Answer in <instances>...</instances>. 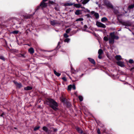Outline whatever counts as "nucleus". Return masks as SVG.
<instances>
[{"label":"nucleus","mask_w":134,"mask_h":134,"mask_svg":"<svg viewBox=\"0 0 134 134\" xmlns=\"http://www.w3.org/2000/svg\"><path fill=\"white\" fill-rule=\"evenodd\" d=\"M48 100V102L49 103V105L54 110H58L57 107L58 106L57 103L51 98H49Z\"/></svg>","instance_id":"nucleus-1"},{"label":"nucleus","mask_w":134,"mask_h":134,"mask_svg":"<svg viewBox=\"0 0 134 134\" xmlns=\"http://www.w3.org/2000/svg\"><path fill=\"white\" fill-rule=\"evenodd\" d=\"M104 5L106 6L111 8H112L113 7L112 5L107 0L104 1Z\"/></svg>","instance_id":"nucleus-2"},{"label":"nucleus","mask_w":134,"mask_h":134,"mask_svg":"<svg viewBox=\"0 0 134 134\" xmlns=\"http://www.w3.org/2000/svg\"><path fill=\"white\" fill-rule=\"evenodd\" d=\"M114 32H111L110 34V35L111 36V38L112 39L115 40H118L119 38V37L117 36H116L115 35Z\"/></svg>","instance_id":"nucleus-3"},{"label":"nucleus","mask_w":134,"mask_h":134,"mask_svg":"<svg viewBox=\"0 0 134 134\" xmlns=\"http://www.w3.org/2000/svg\"><path fill=\"white\" fill-rule=\"evenodd\" d=\"M96 25L99 27H102L103 28H105L106 27V26L103 23L98 21H97L96 23Z\"/></svg>","instance_id":"nucleus-4"},{"label":"nucleus","mask_w":134,"mask_h":134,"mask_svg":"<svg viewBox=\"0 0 134 134\" xmlns=\"http://www.w3.org/2000/svg\"><path fill=\"white\" fill-rule=\"evenodd\" d=\"M47 4L45 3L44 2L42 1L41 3L40 4V6L43 9L46 8L47 7Z\"/></svg>","instance_id":"nucleus-5"},{"label":"nucleus","mask_w":134,"mask_h":134,"mask_svg":"<svg viewBox=\"0 0 134 134\" xmlns=\"http://www.w3.org/2000/svg\"><path fill=\"white\" fill-rule=\"evenodd\" d=\"M79 3H82L83 4L87 3L90 0H76Z\"/></svg>","instance_id":"nucleus-6"},{"label":"nucleus","mask_w":134,"mask_h":134,"mask_svg":"<svg viewBox=\"0 0 134 134\" xmlns=\"http://www.w3.org/2000/svg\"><path fill=\"white\" fill-rule=\"evenodd\" d=\"M50 22V24L53 26H54L57 24H59L57 21L54 20H51Z\"/></svg>","instance_id":"nucleus-7"},{"label":"nucleus","mask_w":134,"mask_h":134,"mask_svg":"<svg viewBox=\"0 0 134 134\" xmlns=\"http://www.w3.org/2000/svg\"><path fill=\"white\" fill-rule=\"evenodd\" d=\"M14 83L17 87L19 88H20L22 87V86L21 83H18L16 82H14Z\"/></svg>","instance_id":"nucleus-8"},{"label":"nucleus","mask_w":134,"mask_h":134,"mask_svg":"<svg viewBox=\"0 0 134 134\" xmlns=\"http://www.w3.org/2000/svg\"><path fill=\"white\" fill-rule=\"evenodd\" d=\"M117 64L118 65L121 67H123L125 66L124 63L120 61L118 62H117Z\"/></svg>","instance_id":"nucleus-9"},{"label":"nucleus","mask_w":134,"mask_h":134,"mask_svg":"<svg viewBox=\"0 0 134 134\" xmlns=\"http://www.w3.org/2000/svg\"><path fill=\"white\" fill-rule=\"evenodd\" d=\"M125 8H124L122 9L123 11L122 12V13H121L120 15L118 14L117 13H116V14H117V15L118 16H119V15H124L125 13H126L127 12L125 10Z\"/></svg>","instance_id":"nucleus-10"},{"label":"nucleus","mask_w":134,"mask_h":134,"mask_svg":"<svg viewBox=\"0 0 134 134\" xmlns=\"http://www.w3.org/2000/svg\"><path fill=\"white\" fill-rule=\"evenodd\" d=\"M76 129L79 133L81 134H85V133L83 132V131L79 127H77Z\"/></svg>","instance_id":"nucleus-11"},{"label":"nucleus","mask_w":134,"mask_h":134,"mask_svg":"<svg viewBox=\"0 0 134 134\" xmlns=\"http://www.w3.org/2000/svg\"><path fill=\"white\" fill-rule=\"evenodd\" d=\"M28 52L30 54H33L34 52V51L32 48H31L29 49Z\"/></svg>","instance_id":"nucleus-12"},{"label":"nucleus","mask_w":134,"mask_h":134,"mask_svg":"<svg viewBox=\"0 0 134 134\" xmlns=\"http://www.w3.org/2000/svg\"><path fill=\"white\" fill-rule=\"evenodd\" d=\"M42 130L45 131L46 132L48 133V134H50L49 132L48 131V128L46 126H43L42 128Z\"/></svg>","instance_id":"nucleus-13"},{"label":"nucleus","mask_w":134,"mask_h":134,"mask_svg":"<svg viewBox=\"0 0 134 134\" xmlns=\"http://www.w3.org/2000/svg\"><path fill=\"white\" fill-rule=\"evenodd\" d=\"M108 20L107 19L106 17H103L101 19V21L103 23H105Z\"/></svg>","instance_id":"nucleus-14"},{"label":"nucleus","mask_w":134,"mask_h":134,"mask_svg":"<svg viewBox=\"0 0 134 134\" xmlns=\"http://www.w3.org/2000/svg\"><path fill=\"white\" fill-rule=\"evenodd\" d=\"M88 59L90 61V62H91L92 63L94 64H95V62L94 60L93 59H92L90 58H88Z\"/></svg>","instance_id":"nucleus-15"},{"label":"nucleus","mask_w":134,"mask_h":134,"mask_svg":"<svg viewBox=\"0 0 134 134\" xmlns=\"http://www.w3.org/2000/svg\"><path fill=\"white\" fill-rule=\"evenodd\" d=\"M74 4V3H72L71 2L67 3L64 4V6H70Z\"/></svg>","instance_id":"nucleus-16"},{"label":"nucleus","mask_w":134,"mask_h":134,"mask_svg":"<svg viewBox=\"0 0 134 134\" xmlns=\"http://www.w3.org/2000/svg\"><path fill=\"white\" fill-rule=\"evenodd\" d=\"M32 89V87L31 86H28L27 87H25L24 89L25 90H31Z\"/></svg>","instance_id":"nucleus-17"},{"label":"nucleus","mask_w":134,"mask_h":134,"mask_svg":"<svg viewBox=\"0 0 134 134\" xmlns=\"http://www.w3.org/2000/svg\"><path fill=\"white\" fill-rule=\"evenodd\" d=\"M109 43L110 44H113L114 42V39H112L111 38H109Z\"/></svg>","instance_id":"nucleus-18"},{"label":"nucleus","mask_w":134,"mask_h":134,"mask_svg":"<svg viewBox=\"0 0 134 134\" xmlns=\"http://www.w3.org/2000/svg\"><path fill=\"white\" fill-rule=\"evenodd\" d=\"M81 13V11L79 10H76L75 12V14L77 15L80 14Z\"/></svg>","instance_id":"nucleus-19"},{"label":"nucleus","mask_w":134,"mask_h":134,"mask_svg":"<svg viewBox=\"0 0 134 134\" xmlns=\"http://www.w3.org/2000/svg\"><path fill=\"white\" fill-rule=\"evenodd\" d=\"M134 7V4H132L131 5H129L128 8H127V9L128 10H130L132 9Z\"/></svg>","instance_id":"nucleus-20"},{"label":"nucleus","mask_w":134,"mask_h":134,"mask_svg":"<svg viewBox=\"0 0 134 134\" xmlns=\"http://www.w3.org/2000/svg\"><path fill=\"white\" fill-rule=\"evenodd\" d=\"M115 59L118 60H120L122 59L120 55H116L115 57Z\"/></svg>","instance_id":"nucleus-21"},{"label":"nucleus","mask_w":134,"mask_h":134,"mask_svg":"<svg viewBox=\"0 0 134 134\" xmlns=\"http://www.w3.org/2000/svg\"><path fill=\"white\" fill-rule=\"evenodd\" d=\"M123 25L126 26H130L131 25V23L128 22H126L124 23L123 24Z\"/></svg>","instance_id":"nucleus-22"},{"label":"nucleus","mask_w":134,"mask_h":134,"mask_svg":"<svg viewBox=\"0 0 134 134\" xmlns=\"http://www.w3.org/2000/svg\"><path fill=\"white\" fill-rule=\"evenodd\" d=\"M54 74L57 76H59L61 75L60 73L57 72L55 70H54Z\"/></svg>","instance_id":"nucleus-23"},{"label":"nucleus","mask_w":134,"mask_h":134,"mask_svg":"<svg viewBox=\"0 0 134 134\" xmlns=\"http://www.w3.org/2000/svg\"><path fill=\"white\" fill-rule=\"evenodd\" d=\"M94 15L96 19H98L99 18V16L98 13H94Z\"/></svg>","instance_id":"nucleus-24"},{"label":"nucleus","mask_w":134,"mask_h":134,"mask_svg":"<svg viewBox=\"0 0 134 134\" xmlns=\"http://www.w3.org/2000/svg\"><path fill=\"white\" fill-rule=\"evenodd\" d=\"M103 53V51L101 49H99L98 51L99 54L101 55Z\"/></svg>","instance_id":"nucleus-25"},{"label":"nucleus","mask_w":134,"mask_h":134,"mask_svg":"<svg viewBox=\"0 0 134 134\" xmlns=\"http://www.w3.org/2000/svg\"><path fill=\"white\" fill-rule=\"evenodd\" d=\"M74 6L78 8H79L81 7V5L79 4H74Z\"/></svg>","instance_id":"nucleus-26"},{"label":"nucleus","mask_w":134,"mask_h":134,"mask_svg":"<svg viewBox=\"0 0 134 134\" xmlns=\"http://www.w3.org/2000/svg\"><path fill=\"white\" fill-rule=\"evenodd\" d=\"M83 20V18H79V19H76V21H82Z\"/></svg>","instance_id":"nucleus-27"},{"label":"nucleus","mask_w":134,"mask_h":134,"mask_svg":"<svg viewBox=\"0 0 134 134\" xmlns=\"http://www.w3.org/2000/svg\"><path fill=\"white\" fill-rule=\"evenodd\" d=\"M72 85H70L68 87V90L70 91L72 88Z\"/></svg>","instance_id":"nucleus-28"},{"label":"nucleus","mask_w":134,"mask_h":134,"mask_svg":"<svg viewBox=\"0 0 134 134\" xmlns=\"http://www.w3.org/2000/svg\"><path fill=\"white\" fill-rule=\"evenodd\" d=\"M0 59L3 60L4 61L5 60V59L4 57L2 56H0Z\"/></svg>","instance_id":"nucleus-29"},{"label":"nucleus","mask_w":134,"mask_h":134,"mask_svg":"<svg viewBox=\"0 0 134 134\" xmlns=\"http://www.w3.org/2000/svg\"><path fill=\"white\" fill-rule=\"evenodd\" d=\"M79 98L80 101H82L83 98L82 97V96H79Z\"/></svg>","instance_id":"nucleus-30"},{"label":"nucleus","mask_w":134,"mask_h":134,"mask_svg":"<svg viewBox=\"0 0 134 134\" xmlns=\"http://www.w3.org/2000/svg\"><path fill=\"white\" fill-rule=\"evenodd\" d=\"M40 128V126H38V127H35L34 129V131H36L38 130Z\"/></svg>","instance_id":"nucleus-31"},{"label":"nucleus","mask_w":134,"mask_h":134,"mask_svg":"<svg viewBox=\"0 0 134 134\" xmlns=\"http://www.w3.org/2000/svg\"><path fill=\"white\" fill-rule=\"evenodd\" d=\"M19 31H14L12 32V33L13 34H17L18 33Z\"/></svg>","instance_id":"nucleus-32"},{"label":"nucleus","mask_w":134,"mask_h":134,"mask_svg":"<svg viewBox=\"0 0 134 134\" xmlns=\"http://www.w3.org/2000/svg\"><path fill=\"white\" fill-rule=\"evenodd\" d=\"M70 39L69 38H67L64 40V42H68L70 41Z\"/></svg>","instance_id":"nucleus-33"},{"label":"nucleus","mask_w":134,"mask_h":134,"mask_svg":"<svg viewBox=\"0 0 134 134\" xmlns=\"http://www.w3.org/2000/svg\"><path fill=\"white\" fill-rule=\"evenodd\" d=\"M70 31V29H68L66 31V32L67 33H68Z\"/></svg>","instance_id":"nucleus-34"},{"label":"nucleus","mask_w":134,"mask_h":134,"mask_svg":"<svg viewBox=\"0 0 134 134\" xmlns=\"http://www.w3.org/2000/svg\"><path fill=\"white\" fill-rule=\"evenodd\" d=\"M104 40L105 41H108V38L106 37V36H105L104 38Z\"/></svg>","instance_id":"nucleus-35"},{"label":"nucleus","mask_w":134,"mask_h":134,"mask_svg":"<svg viewBox=\"0 0 134 134\" xmlns=\"http://www.w3.org/2000/svg\"><path fill=\"white\" fill-rule=\"evenodd\" d=\"M64 37L65 38H67L69 37V36L66 34H65L64 35Z\"/></svg>","instance_id":"nucleus-36"},{"label":"nucleus","mask_w":134,"mask_h":134,"mask_svg":"<svg viewBox=\"0 0 134 134\" xmlns=\"http://www.w3.org/2000/svg\"><path fill=\"white\" fill-rule=\"evenodd\" d=\"M72 88L74 90H75L76 89L75 86L74 85H72Z\"/></svg>","instance_id":"nucleus-37"},{"label":"nucleus","mask_w":134,"mask_h":134,"mask_svg":"<svg viewBox=\"0 0 134 134\" xmlns=\"http://www.w3.org/2000/svg\"><path fill=\"white\" fill-rule=\"evenodd\" d=\"M62 79L65 81H67V80L66 78L65 77H64L62 78Z\"/></svg>","instance_id":"nucleus-38"},{"label":"nucleus","mask_w":134,"mask_h":134,"mask_svg":"<svg viewBox=\"0 0 134 134\" xmlns=\"http://www.w3.org/2000/svg\"><path fill=\"white\" fill-rule=\"evenodd\" d=\"M129 62L130 63H132L133 62V61L132 60L130 59L129 60Z\"/></svg>","instance_id":"nucleus-39"},{"label":"nucleus","mask_w":134,"mask_h":134,"mask_svg":"<svg viewBox=\"0 0 134 134\" xmlns=\"http://www.w3.org/2000/svg\"><path fill=\"white\" fill-rule=\"evenodd\" d=\"M53 129V131L54 132H56L57 131V130L56 129H55L54 128H52Z\"/></svg>","instance_id":"nucleus-40"},{"label":"nucleus","mask_w":134,"mask_h":134,"mask_svg":"<svg viewBox=\"0 0 134 134\" xmlns=\"http://www.w3.org/2000/svg\"><path fill=\"white\" fill-rule=\"evenodd\" d=\"M97 132L98 134H100V130L99 129H98V130H97Z\"/></svg>","instance_id":"nucleus-41"},{"label":"nucleus","mask_w":134,"mask_h":134,"mask_svg":"<svg viewBox=\"0 0 134 134\" xmlns=\"http://www.w3.org/2000/svg\"><path fill=\"white\" fill-rule=\"evenodd\" d=\"M101 55L99 54L98 56V58L100 59H101V58H102V56Z\"/></svg>","instance_id":"nucleus-42"},{"label":"nucleus","mask_w":134,"mask_h":134,"mask_svg":"<svg viewBox=\"0 0 134 134\" xmlns=\"http://www.w3.org/2000/svg\"><path fill=\"white\" fill-rule=\"evenodd\" d=\"M84 27L85 28V29H86L87 28V26L86 25H84Z\"/></svg>","instance_id":"nucleus-43"},{"label":"nucleus","mask_w":134,"mask_h":134,"mask_svg":"<svg viewBox=\"0 0 134 134\" xmlns=\"http://www.w3.org/2000/svg\"><path fill=\"white\" fill-rule=\"evenodd\" d=\"M49 3H50L52 4L53 3V1H49Z\"/></svg>","instance_id":"nucleus-44"},{"label":"nucleus","mask_w":134,"mask_h":134,"mask_svg":"<svg viewBox=\"0 0 134 134\" xmlns=\"http://www.w3.org/2000/svg\"><path fill=\"white\" fill-rule=\"evenodd\" d=\"M4 115V113H3L0 115V116L1 117L3 116Z\"/></svg>","instance_id":"nucleus-45"},{"label":"nucleus","mask_w":134,"mask_h":134,"mask_svg":"<svg viewBox=\"0 0 134 134\" xmlns=\"http://www.w3.org/2000/svg\"><path fill=\"white\" fill-rule=\"evenodd\" d=\"M47 1V0H43L42 1L45 2L46 1Z\"/></svg>","instance_id":"nucleus-46"},{"label":"nucleus","mask_w":134,"mask_h":134,"mask_svg":"<svg viewBox=\"0 0 134 134\" xmlns=\"http://www.w3.org/2000/svg\"><path fill=\"white\" fill-rule=\"evenodd\" d=\"M94 13V11H92L91 12V13L92 14H93Z\"/></svg>","instance_id":"nucleus-47"},{"label":"nucleus","mask_w":134,"mask_h":134,"mask_svg":"<svg viewBox=\"0 0 134 134\" xmlns=\"http://www.w3.org/2000/svg\"><path fill=\"white\" fill-rule=\"evenodd\" d=\"M86 9L87 10V12H89L90 11L89 10H88V9Z\"/></svg>","instance_id":"nucleus-48"},{"label":"nucleus","mask_w":134,"mask_h":134,"mask_svg":"<svg viewBox=\"0 0 134 134\" xmlns=\"http://www.w3.org/2000/svg\"><path fill=\"white\" fill-rule=\"evenodd\" d=\"M81 24H83V22H82V21L81 22Z\"/></svg>","instance_id":"nucleus-49"},{"label":"nucleus","mask_w":134,"mask_h":134,"mask_svg":"<svg viewBox=\"0 0 134 134\" xmlns=\"http://www.w3.org/2000/svg\"><path fill=\"white\" fill-rule=\"evenodd\" d=\"M64 99H63L62 100V101L63 102H64Z\"/></svg>","instance_id":"nucleus-50"},{"label":"nucleus","mask_w":134,"mask_h":134,"mask_svg":"<svg viewBox=\"0 0 134 134\" xmlns=\"http://www.w3.org/2000/svg\"><path fill=\"white\" fill-rule=\"evenodd\" d=\"M81 8H83V9H85V8H84V7H81Z\"/></svg>","instance_id":"nucleus-51"},{"label":"nucleus","mask_w":134,"mask_h":134,"mask_svg":"<svg viewBox=\"0 0 134 134\" xmlns=\"http://www.w3.org/2000/svg\"><path fill=\"white\" fill-rule=\"evenodd\" d=\"M30 17L29 16V17H28L27 18H29Z\"/></svg>","instance_id":"nucleus-52"},{"label":"nucleus","mask_w":134,"mask_h":134,"mask_svg":"<svg viewBox=\"0 0 134 134\" xmlns=\"http://www.w3.org/2000/svg\"><path fill=\"white\" fill-rule=\"evenodd\" d=\"M14 129H16V128H14Z\"/></svg>","instance_id":"nucleus-53"},{"label":"nucleus","mask_w":134,"mask_h":134,"mask_svg":"<svg viewBox=\"0 0 134 134\" xmlns=\"http://www.w3.org/2000/svg\"><path fill=\"white\" fill-rule=\"evenodd\" d=\"M28 45L30 46V45H29L28 44H27Z\"/></svg>","instance_id":"nucleus-54"},{"label":"nucleus","mask_w":134,"mask_h":134,"mask_svg":"<svg viewBox=\"0 0 134 134\" xmlns=\"http://www.w3.org/2000/svg\"><path fill=\"white\" fill-rule=\"evenodd\" d=\"M129 30L130 31H131V30H130L129 29Z\"/></svg>","instance_id":"nucleus-55"},{"label":"nucleus","mask_w":134,"mask_h":134,"mask_svg":"<svg viewBox=\"0 0 134 134\" xmlns=\"http://www.w3.org/2000/svg\"><path fill=\"white\" fill-rule=\"evenodd\" d=\"M125 28H127L126 27H125Z\"/></svg>","instance_id":"nucleus-56"}]
</instances>
